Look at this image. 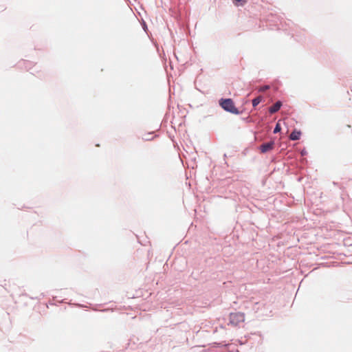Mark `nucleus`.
I'll return each instance as SVG.
<instances>
[{"instance_id":"nucleus-1","label":"nucleus","mask_w":352,"mask_h":352,"mask_svg":"<svg viewBox=\"0 0 352 352\" xmlns=\"http://www.w3.org/2000/svg\"><path fill=\"white\" fill-rule=\"evenodd\" d=\"M220 105L224 110L228 112L234 114L239 113V111L237 109V108L235 107L233 101L230 98L221 100L220 102Z\"/></svg>"},{"instance_id":"nucleus-2","label":"nucleus","mask_w":352,"mask_h":352,"mask_svg":"<svg viewBox=\"0 0 352 352\" xmlns=\"http://www.w3.org/2000/svg\"><path fill=\"white\" fill-rule=\"evenodd\" d=\"M245 321V314L241 312L232 313L230 314V323L234 326H239Z\"/></svg>"},{"instance_id":"nucleus-3","label":"nucleus","mask_w":352,"mask_h":352,"mask_svg":"<svg viewBox=\"0 0 352 352\" xmlns=\"http://www.w3.org/2000/svg\"><path fill=\"white\" fill-rule=\"evenodd\" d=\"M274 148V142L271 141L260 146V151L262 153H265L268 151L273 150Z\"/></svg>"},{"instance_id":"nucleus-4","label":"nucleus","mask_w":352,"mask_h":352,"mask_svg":"<svg viewBox=\"0 0 352 352\" xmlns=\"http://www.w3.org/2000/svg\"><path fill=\"white\" fill-rule=\"evenodd\" d=\"M281 105H282V103L280 101L276 102L273 106H272L269 109L270 113H274L277 112L280 109Z\"/></svg>"},{"instance_id":"nucleus-5","label":"nucleus","mask_w":352,"mask_h":352,"mask_svg":"<svg viewBox=\"0 0 352 352\" xmlns=\"http://www.w3.org/2000/svg\"><path fill=\"white\" fill-rule=\"evenodd\" d=\"M300 135H301L300 131L294 130L290 134L289 138L292 140H298L300 139Z\"/></svg>"},{"instance_id":"nucleus-6","label":"nucleus","mask_w":352,"mask_h":352,"mask_svg":"<svg viewBox=\"0 0 352 352\" xmlns=\"http://www.w3.org/2000/svg\"><path fill=\"white\" fill-rule=\"evenodd\" d=\"M261 100H262L261 96H258V97H256V98H254L252 100L253 107H256L261 102Z\"/></svg>"},{"instance_id":"nucleus-7","label":"nucleus","mask_w":352,"mask_h":352,"mask_svg":"<svg viewBox=\"0 0 352 352\" xmlns=\"http://www.w3.org/2000/svg\"><path fill=\"white\" fill-rule=\"evenodd\" d=\"M281 128L279 124H277L274 128V133H276L280 131Z\"/></svg>"},{"instance_id":"nucleus-8","label":"nucleus","mask_w":352,"mask_h":352,"mask_svg":"<svg viewBox=\"0 0 352 352\" xmlns=\"http://www.w3.org/2000/svg\"><path fill=\"white\" fill-rule=\"evenodd\" d=\"M150 136H152V134H151V133H149V134H148L147 135H146V136L143 137V139H144V140H146V141H148V140H152V139H153V137H150Z\"/></svg>"},{"instance_id":"nucleus-9","label":"nucleus","mask_w":352,"mask_h":352,"mask_svg":"<svg viewBox=\"0 0 352 352\" xmlns=\"http://www.w3.org/2000/svg\"><path fill=\"white\" fill-rule=\"evenodd\" d=\"M270 88V87L268 85H265V86H263V87H261L259 88V91H266L267 89H268Z\"/></svg>"}]
</instances>
